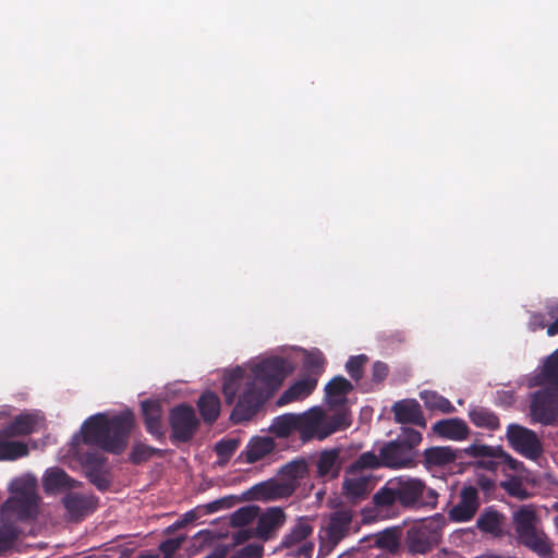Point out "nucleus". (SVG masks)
<instances>
[{"mask_svg":"<svg viewBox=\"0 0 558 558\" xmlns=\"http://www.w3.org/2000/svg\"><path fill=\"white\" fill-rule=\"evenodd\" d=\"M423 440L422 433L412 427H401L398 436L384 442L378 453L366 451L349 465L350 473L364 470H390L414 469L420 463L418 446Z\"/></svg>","mask_w":558,"mask_h":558,"instance_id":"1","label":"nucleus"},{"mask_svg":"<svg viewBox=\"0 0 558 558\" xmlns=\"http://www.w3.org/2000/svg\"><path fill=\"white\" fill-rule=\"evenodd\" d=\"M134 425L131 412H123L112 417L105 413L89 416L82 425V441L104 451L119 454L128 446L129 437Z\"/></svg>","mask_w":558,"mask_h":558,"instance_id":"2","label":"nucleus"},{"mask_svg":"<svg viewBox=\"0 0 558 558\" xmlns=\"http://www.w3.org/2000/svg\"><path fill=\"white\" fill-rule=\"evenodd\" d=\"M352 423L348 409H339L332 415H326L319 407L298 414L296 432L303 442L312 439L324 440L330 435L347 429Z\"/></svg>","mask_w":558,"mask_h":558,"instance_id":"3","label":"nucleus"},{"mask_svg":"<svg viewBox=\"0 0 558 558\" xmlns=\"http://www.w3.org/2000/svg\"><path fill=\"white\" fill-rule=\"evenodd\" d=\"M537 514L533 506L523 505L513 513V525L519 542L542 558L553 555V543L536 527Z\"/></svg>","mask_w":558,"mask_h":558,"instance_id":"4","label":"nucleus"},{"mask_svg":"<svg viewBox=\"0 0 558 558\" xmlns=\"http://www.w3.org/2000/svg\"><path fill=\"white\" fill-rule=\"evenodd\" d=\"M37 485L33 478H15L11 482L9 489L11 496L2 506L1 515L13 514L19 521L35 519L38 514Z\"/></svg>","mask_w":558,"mask_h":558,"instance_id":"5","label":"nucleus"},{"mask_svg":"<svg viewBox=\"0 0 558 558\" xmlns=\"http://www.w3.org/2000/svg\"><path fill=\"white\" fill-rule=\"evenodd\" d=\"M398 505L407 509H435L438 504V493L426 483L408 475L392 477Z\"/></svg>","mask_w":558,"mask_h":558,"instance_id":"6","label":"nucleus"},{"mask_svg":"<svg viewBox=\"0 0 558 558\" xmlns=\"http://www.w3.org/2000/svg\"><path fill=\"white\" fill-rule=\"evenodd\" d=\"M290 372L291 367L283 357L272 356L256 364L252 368V377L247 379L257 383L260 389L271 395L281 386Z\"/></svg>","mask_w":558,"mask_h":558,"instance_id":"7","label":"nucleus"},{"mask_svg":"<svg viewBox=\"0 0 558 558\" xmlns=\"http://www.w3.org/2000/svg\"><path fill=\"white\" fill-rule=\"evenodd\" d=\"M506 439L509 446L522 457L536 461L543 454V444L537 434L520 424L511 423L507 426Z\"/></svg>","mask_w":558,"mask_h":558,"instance_id":"8","label":"nucleus"},{"mask_svg":"<svg viewBox=\"0 0 558 558\" xmlns=\"http://www.w3.org/2000/svg\"><path fill=\"white\" fill-rule=\"evenodd\" d=\"M169 425L171 427V441L173 444H185L194 437L199 421L192 405L181 403L170 410Z\"/></svg>","mask_w":558,"mask_h":558,"instance_id":"9","label":"nucleus"},{"mask_svg":"<svg viewBox=\"0 0 558 558\" xmlns=\"http://www.w3.org/2000/svg\"><path fill=\"white\" fill-rule=\"evenodd\" d=\"M269 396L257 386V383L246 379L245 388L239 396V400L231 412V421L239 424L251 420Z\"/></svg>","mask_w":558,"mask_h":558,"instance_id":"10","label":"nucleus"},{"mask_svg":"<svg viewBox=\"0 0 558 558\" xmlns=\"http://www.w3.org/2000/svg\"><path fill=\"white\" fill-rule=\"evenodd\" d=\"M530 415L534 422L551 425L558 417V389L545 388L532 395Z\"/></svg>","mask_w":558,"mask_h":558,"instance_id":"11","label":"nucleus"},{"mask_svg":"<svg viewBox=\"0 0 558 558\" xmlns=\"http://www.w3.org/2000/svg\"><path fill=\"white\" fill-rule=\"evenodd\" d=\"M295 487L292 483L284 481L268 480L252 486L245 496L252 500L271 501L292 496Z\"/></svg>","mask_w":558,"mask_h":558,"instance_id":"12","label":"nucleus"},{"mask_svg":"<svg viewBox=\"0 0 558 558\" xmlns=\"http://www.w3.org/2000/svg\"><path fill=\"white\" fill-rule=\"evenodd\" d=\"M460 500L448 511V518L452 522H469L480 508L478 492L474 486H465L460 492Z\"/></svg>","mask_w":558,"mask_h":558,"instance_id":"13","label":"nucleus"},{"mask_svg":"<svg viewBox=\"0 0 558 558\" xmlns=\"http://www.w3.org/2000/svg\"><path fill=\"white\" fill-rule=\"evenodd\" d=\"M393 418L399 424H412L426 427V420L421 404L415 399H403L391 407Z\"/></svg>","mask_w":558,"mask_h":558,"instance_id":"14","label":"nucleus"},{"mask_svg":"<svg viewBox=\"0 0 558 558\" xmlns=\"http://www.w3.org/2000/svg\"><path fill=\"white\" fill-rule=\"evenodd\" d=\"M287 515L282 508L270 507L257 517L255 527L256 537L263 541H269L276 532L286 523Z\"/></svg>","mask_w":558,"mask_h":558,"instance_id":"15","label":"nucleus"},{"mask_svg":"<svg viewBox=\"0 0 558 558\" xmlns=\"http://www.w3.org/2000/svg\"><path fill=\"white\" fill-rule=\"evenodd\" d=\"M423 465L427 471L442 469L461 458V452L450 446H433L422 453Z\"/></svg>","mask_w":558,"mask_h":558,"instance_id":"16","label":"nucleus"},{"mask_svg":"<svg viewBox=\"0 0 558 558\" xmlns=\"http://www.w3.org/2000/svg\"><path fill=\"white\" fill-rule=\"evenodd\" d=\"M498 450H501V446H488V445H471L465 452L474 458H480L477 466L490 472H498L501 470L502 460L497 458L499 454Z\"/></svg>","mask_w":558,"mask_h":558,"instance_id":"17","label":"nucleus"},{"mask_svg":"<svg viewBox=\"0 0 558 558\" xmlns=\"http://www.w3.org/2000/svg\"><path fill=\"white\" fill-rule=\"evenodd\" d=\"M81 485L80 482L72 478L64 470L60 468H50L45 472L43 486L46 493L57 494Z\"/></svg>","mask_w":558,"mask_h":558,"instance_id":"18","label":"nucleus"},{"mask_svg":"<svg viewBox=\"0 0 558 558\" xmlns=\"http://www.w3.org/2000/svg\"><path fill=\"white\" fill-rule=\"evenodd\" d=\"M342 469L340 450L337 448L323 450L316 461V473L320 478L335 480Z\"/></svg>","mask_w":558,"mask_h":558,"instance_id":"19","label":"nucleus"},{"mask_svg":"<svg viewBox=\"0 0 558 558\" xmlns=\"http://www.w3.org/2000/svg\"><path fill=\"white\" fill-rule=\"evenodd\" d=\"M360 472L350 473L347 469V476L343 480V494L351 500L364 499L372 490V478L369 475H359Z\"/></svg>","mask_w":558,"mask_h":558,"instance_id":"20","label":"nucleus"},{"mask_svg":"<svg viewBox=\"0 0 558 558\" xmlns=\"http://www.w3.org/2000/svg\"><path fill=\"white\" fill-rule=\"evenodd\" d=\"M142 414L146 430L156 439L162 440L165 438V432L161 423L162 409L160 403L156 400L143 401Z\"/></svg>","mask_w":558,"mask_h":558,"instance_id":"21","label":"nucleus"},{"mask_svg":"<svg viewBox=\"0 0 558 558\" xmlns=\"http://www.w3.org/2000/svg\"><path fill=\"white\" fill-rule=\"evenodd\" d=\"M62 504L70 514L72 520L80 521L87 514L93 512L96 508L93 497L81 495L77 493H69L63 499Z\"/></svg>","mask_w":558,"mask_h":558,"instance_id":"22","label":"nucleus"},{"mask_svg":"<svg viewBox=\"0 0 558 558\" xmlns=\"http://www.w3.org/2000/svg\"><path fill=\"white\" fill-rule=\"evenodd\" d=\"M317 383L318 379L316 377H304L299 379L282 392L277 400V404L282 407L307 398L315 390Z\"/></svg>","mask_w":558,"mask_h":558,"instance_id":"23","label":"nucleus"},{"mask_svg":"<svg viewBox=\"0 0 558 558\" xmlns=\"http://www.w3.org/2000/svg\"><path fill=\"white\" fill-rule=\"evenodd\" d=\"M354 389L353 384L343 376H335L325 386V393L330 407H341L345 403L347 396Z\"/></svg>","mask_w":558,"mask_h":558,"instance_id":"24","label":"nucleus"},{"mask_svg":"<svg viewBox=\"0 0 558 558\" xmlns=\"http://www.w3.org/2000/svg\"><path fill=\"white\" fill-rule=\"evenodd\" d=\"M433 432L441 438L451 440H463L469 435L466 423L458 417L437 421L433 425Z\"/></svg>","mask_w":558,"mask_h":558,"instance_id":"25","label":"nucleus"},{"mask_svg":"<svg viewBox=\"0 0 558 558\" xmlns=\"http://www.w3.org/2000/svg\"><path fill=\"white\" fill-rule=\"evenodd\" d=\"M505 517L494 507H487L483 510L476 520V526L484 533L495 536L501 535Z\"/></svg>","mask_w":558,"mask_h":558,"instance_id":"26","label":"nucleus"},{"mask_svg":"<svg viewBox=\"0 0 558 558\" xmlns=\"http://www.w3.org/2000/svg\"><path fill=\"white\" fill-rule=\"evenodd\" d=\"M197 407L205 423L213 424L219 417L220 399L215 392H204L197 401Z\"/></svg>","mask_w":558,"mask_h":558,"instance_id":"27","label":"nucleus"},{"mask_svg":"<svg viewBox=\"0 0 558 558\" xmlns=\"http://www.w3.org/2000/svg\"><path fill=\"white\" fill-rule=\"evenodd\" d=\"M407 546L412 554H426L433 548L430 532L426 529H411L407 536Z\"/></svg>","mask_w":558,"mask_h":558,"instance_id":"28","label":"nucleus"},{"mask_svg":"<svg viewBox=\"0 0 558 558\" xmlns=\"http://www.w3.org/2000/svg\"><path fill=\"white\" fill-rule=\"evenodd\" d=\"M312 533L313 526L310 523L308 518L300 517L291 531L283 536L281 546L284 548H291L305 541Z\"/></svg>","mask_w":558,"mask_h":558,"instance_id":"29","label":"nucleus"},{"mask_svg":"<svg viewBox=\"0 0 558 558\" xmlns=\"http://www.w3.org/2000/svg\"><path fill=\"white\" fill-rule=\"evenodd\" d=\"M274 448L275 444L271 438L256 437L248 442L243 454L247 463H255L272 452Z\"/></svg>","mask_w":558,"mask_h":558,"instance_id":"30","label":"nucleus"},{"mask_svg":"<svg viewBox=\"0 0 558 558\" xmlns=\"http://www.w3.org/2000/svg\"><path fill=\"white\" fill-rule=\"evenodd\" d=\"M470 421L478 428L497 430L500 428L498 415L484 407H475L469 412Z\"/></svg>","mask_w":558,"mask_h":558,"instance_id":"31","label":"nucleus"},{"mask_svg":"<svg viewBox=\"0 0 558 558\" xmlns=\"http://www.w3.org/2000/svg\"><path fill=\"white\" fill-rule=\"evenodd\" d=\"M36 421L29 414L17 415L2 429V436L7 438L29 435L34 432Z\"/></svg>","mask_w":558,"mask_h":558,"instance_id":"32","label":"nucleus"},{"mask_svg":"<svg viewBox=\"0 0 558 558\" xmlns=\"http://www.w3.org/2000/svg\"><path fill=\"white\" fill-rule=\"evenodd\" d=\"M308 474V466L305 460H293L286 463L280 469L281 480L286 483H292L295 489L299 487V481L306 477Z\"/></svg>","mask_w":558,"mask_h":558,"instance_id":"33","label":"nucleus"},{"mask_svg":"<svg viewBox=\"0 0 558 558\" xmlns=\"http://www.w3.org/2000/svg\"><path fill=\"white\" fill-rule=\"evenodd\" d=\"M298 414L287 413L274 418L270 432L280 438H287L296 432Z\"/></svg>","mask_w":558,"mask_h":558,"instance_id":"34","label":"nucleus"},{"mask_svg":"<svg viewBox=\"0 0 558 558\" xmlns=\"http://www.w3.org/2000/svg\"><path fill=\"white\" fill-rule=\"evenodd\" d=\"M420 399L424 402L425 408L430 411L451 413L456 410L447 398L433 390L421 391Z\"/></svg>","mask_w":558,"mask_h":558,"instance_id":"35","label":"nucleus"},{"mask_svg":"<svg viewBox=\"0 0 558 558\" xmlns=\"http://www.w3.org/2000/svg\"><path fill=\"white\" fill-rule=\"evenodd\" d=\"M351 518L342 512L335 513L329 521L327 535L330 541L338 543L347 533Z\"/></svg>","mask_w":558,"mask_h":558,"instance_id":"36","label":"nucleus"},{"mask_svg":"<svg viewBox=\"0 0 558 558\" xmlns=\"http://www.w3.org/2000/svg\"><path fill=\"white\" fill-rule=\"evenodd\" d=\"M373 504L380 509H389L398 504L397 492L393 480L390 478L386 484L379 488L373 496Z\"/></svg>","mask_w":558,"mask_h":558,"instance_id":"37","label":"nucleus"},{"mask_svg":"<svg viewBox=\"0 0 558 558\" xmlns=\"http://www.w3.org/2000/svg\"><path fill=\"white\" fill-rule=\"evenodd\" d=\"M537 379L538 384H549L558 387V349L546 359Z\"/></svg>","mask_w":558,"mask_h":558,"instance_id":"38","label":"nucleus"},{"mask_svg":"<svg viewBox=\"0 0 558 558\" xmlns=\"http://www.w3.org/2000/svg\"><path fill=\"white\" fill-rule=\"evenodd\" d=\"M243 373L241 367H236L225 377L222 392L228 404H232L235 400L240 383L243 379Z\"/></svg>","mask_w":558,"mask_h":558,"instance_id":"39","label":"nucleus"},{"mask_svg":"<svg viewBox=\"0 0 558 558\" xmlns=\"http://www.w3.org/2000/svg\"><path fill=\"white\" fill-rule=\"evenodd\" d=\"M20 536V531L14 523L0 524V556L11 550Z\"/></svg>","mask_w":558,"mask_h":558,"instance_id":"40","label":"nucleus"},{"mask_svg":"<svg viewBox=\"0 0 558 558\" xmlns=\"http://www.w3.org/2000/svg\"><path fill=\"white\" fill-rule=\"evenodd\" d=\"M154 456L162 457L163 451L142 442H136L130 452V461L134 464H141Z\"/></svg>","mask_w":558,"mask_h":558,"instance_id":"41","label":"nucleus"},{"mask_svg":"<svg viewBox=\"0 0 558 558\" xmlns=\"http://www.w3.org/2000/svg\"><path fill=\"white\" fill-rule=\"evenodd\" d=\"M28 453V447L22 441H1L0 460H16Z\"/></svg>","mask_w":558,"mask_h":558,"instance_id":"42","label":"nucleus"},{"mask_svg":"<svg viewBox=\"0 0 558 558\" xmlns=\"http://www.w3.org/2000/svg\"><path fill=\"white\" fill-rule=\"evenodd\" d=\"M367 362L368 356L365 354L350 356L347 361L345 371L355 383H359L363 378L364 366Z\"/></svg>","mask_w":558,"mask_h":558,"instance_id":"43","label":"nucleus"},{"mask_svg":"<svg viewBox=\"0 0 558 558\" xmlns=\"http://www.w3.org/2000/svg\"><path fill=\"white\" fill-rule=\"evenodd\" d=\"M258 517V508L255 506H245L235 510L231 515L232 526L243 527L252 523Z\"/></svg>","mask_w":558,"mask_h":558,"instance_id":"44","label":"nucleus"},{"mask_svg":"<svg viewBox=\"0 0 558 558\" xmlns=\"http://www.w3.org/2000/svg\"><path fill=\"white\" fill-rule=\"evenodd\" d=\"M500 486L509 496L520 500H525L530 497V493L523 485L522 481L518 477H510L509 480L501 482Z\"/></svg>","mask_w":558,"mask_h":558,"instance_id":"45","label":"nucleus"},{"mask_svg":"<svg viewBox=\"0 0 558 558\" xmlns=\"http://www.w3.org/2000/svg\"><path fill=\"white\" fill-rule=\"evenodd\" d=\"M375 543L379 548L395 551L399 547V533L397 530H385L376 536Z\"/></svg>","mask_w":558,"mask_h":558,"instance_id":"46","label":"nucleus"},{"mask_svg":"<svg viewBox=\"0 0 558 558\" xmlns=\"http://www.w3.org/2000/svg\"><path fill=\"white\" fill-rule=\"evenodd\" d=\"M239 446L240 441L238 439H221L216 444L215 451L220 459L228 461L236 451Z\"/></svg>","mask_w":558,"mask_h":558,"instance_id":"47","label":"nucleus"},{"mask_svg":"<svg viewBox=\"0 0 558 558\" xmlns=\"http://www.w3.org/2000/svg\"><path fill=\"white\" fill-rule=\"evenodd\" d=\"M89 482L95 485L99 490L105 492L110 487V481L104 472V468L99 469H87L85 471Z\"/></svg>","mask_w":558,"mask_h":558,"instance_id":"48","label":"nucleus"},{"mask_svg":"<svg viewBox=\"0 0 558 558\" xmlns=\"http://www.w3.org/2000/svg\"><path fill=\"white\" fill-rule=\"evenodd\" d=\"M325 364L326 360L320 353L308 355L305 360V367L311 373L308 377L318 379V376L324 372Z\"/></svg>","mask_w":558,"mask_h":558,"instance_id":"49","label":"nucleus"},{"mask_svg":"<svg viewBox=\"0 0 558 558\" xmlns=\"http://www.w3.org/2000/svg\"><path fill=\"white\" fill-rule=\"evenodd\" d=\"M184 541V536L168 538L161 542L159 550L163 554L165 558H171L181 548Z\"/></svg>","mask_w":558,"mask_h":558,"instance_id":"50","label":"nucleus"},{"mask_svg":"<svg viewBox=\"0 0 558 558\" xmlns=\"http://www.w3.org/2000/svg\"><path fill=\"white\" fill-rule=\"evenodd\" d=\"M498 452H499V454L497 456V458L502 460V464H501L502 472H505L507 470L520 472L524 469V465L521 461L514 459L502 448H501V450H498Z\"/></svg>","mask_w":558,"mask_h":558,"instance_id":"51","label":"nucleus"},{"mask_svg":"<svg viewBox=\"0 0 558 558\" xmlns=\"http://www.w3.org/2000/svg\"><path fill=\"white\" fill-rule=\"evenodd\" d=\"M389 374V367L385 362L376 361L372 366V380L381 384Z\"/></svg>","mask_w":558,"mask_h":558,"instance_id":"52","label":"nucleus"},{"mask_svg":"<svg viewBox=\"0 0 558 558\" xmlns=\"http://www.w3.org/2000/svg\"><path fill=\"white\" fill-rule=\"evenodd\" d=\"M106 459L97 452H87L84 458V470L104 468Z\"/></svg>","mask_w":558,"mask_h":558,"instance_id":"53","label":"nucleus"},{"mask_svg":"<svg viewBox=\"0 0 558 558\" xmlns=\"http://www.w3.org/2000/svg\"><path fill=\"white\" fill-rule=\"evenodd\" d=\"M241 558H262L263 546L257 544H248L236 551Z\"/></svg>","mask_w":558,"mask_h":558,"instance_id":"54","label":"nucleus"},{"mask_svg":"<svg viewBox=\"0 0 558 558\" xmlns=\"http://www.w3.org/2000/svg\"><path fill=\"white\" fill-rule=\"evenodd\" d=\"M547 327L546 315L542 313H533L529 320V329L531 331L541 330Z\"/></svg>","mask_w":558,"mask_h":558,"instance_id":"55","label":"nucleus"},{"mask_svg":"<svg viewBox=\"0 0 558 558\" xmlns=\"http://www.w3.org/2000/svg\"><path fill=\"white\" fill-rule=\"evenodd\" d=\"M254 536H256L255 529L254 530L243 529V530H240L236 533H234L233 539H234L235 544L240 545V544L247 542L248 539H251Z\"/></svg>","mask_w":558,"mask_h":558,"instance_id":"56","label":"nucleus"},{"mask_svg":"<svg viewBox=\"0 0 558 558\" xmlns=\"http://www.w3.org/2000/svg\"><path fill=\"white\" fill-rule=\"evenodd\" d=\"M313 549H314L313 543H305L299 547V549L296 551V556L299 558H311Z\"/></svg>","mask_w":558,"mask_h":558,"instance_id":"57","label":"nucleus"},{"mask_svg":"<svg viewBox=\"0 0 558 558\" xmlns=\"http://www.w3.org/2000/svg\"><path fill=\"white\" fill-rule=\"evenodd\" d=\"M549 319L556 320L558 317V303L551 302L546 305V313L544 314Z\"/></svg>","mask_w":558,"mask_h":558,"instance_id":"58","label":"nucleus"},{"mask_svg":"<svg viewBox=\"0 0 558 558\" xmlns=\"http://www.w3.org/2000/svg\"><path fill=\"white\" fill-rule=\"evenodd\" d=\"M223 505H225L223 499H218V500L211 501L206 505L207 512L214 513V512L220 510L223 507Z\"/></svg>","mask_w":558,"mask_h":558,"instance_id":"59","label":"nucleus"},{"mask_svg":"<svg viewBox=\"0 0 558 558\" xmlns=\"http://www.w3.org/2000/svg\"><path fill=\"white\" fill-rule=\"evenodd\" d=\"M547 335L549 337L558 335V317L556 320H553L551 324L547 325Z\"/></svg>","mask_w":558,"mask_h":558,"instance_id":"60","label":"nucleus"},{"mask_svg":"<svg viewBox=\"0 0 558 558\" xmlns=\"http://www.w3.org/2000/svg\"><path fill=\"white\" fill-rule=\"evenodd\" d=\"M478 485H480L483 489L487 490V489H490V488L494 486V483H493V481H492V480H489V478L481 477V478L478 480Z\"/></svg>","mask_w":558,"mask_h":558,"instance_id":"61","label":"nucleus"},{"mask_svg":"<svg viewBox=\"0 0 558 558\" xmlns=\"http://www.w3.org/2000/svg\"><path fill=\"white\" fill-rule=\"evenodd\" d=\"M182 518L189 524V523H192L193 521H195L197 519V515L194 511H189V512L184 513Z\"/></svg>","mask_w":558,"mask_h":558,"instance_id":"62","label":"nucleus"},{"mask_svg":"<svg viewBox=\"0 0 558 558\" xmlns=\"http://www.w3.org/2000/svg\"><path fill=\"white\" fill-rule=\"evenodd\" d=\"M136 558H160V557L158 554L145 553V554H141Z\"/></svg>","mask_w":558,"mask_h":558,"instance_id":"63","label":"nucleus"},{"mask_svg":"<svg viewBox=\"0 0 558 558\" xmlns=\"http://www.w3.org/2000/svg\"><path fill=\"white\" fill-rule=\"evenodd\" d=\"M185 525H187V523L184 521V519H183V518H181V520L177 521V522L173 524V526H174V527H183V526H185Z\"/></svg>","mask_w":558,"mask_h":558,"instance_id":"64","label":"nucleus"}]
</instances>
